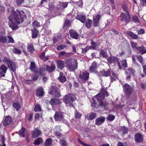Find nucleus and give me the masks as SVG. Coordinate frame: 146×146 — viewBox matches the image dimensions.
<instances>
[{
	"label": "nucleus",
	"instance_id": "f257e3e1",
	"mask_svg": "<svg viewBox=\"0 0 146 146\" xmlns=\"http://www.w3.org/2000/svg\"><path fill=\"white\" fill-rule=\"evenodd\" d=\"M26 16L23 11H12L11 15L9 17V26L13 30H16L18 28V25L23 22Z\"/></svg>",
	"mask_w": 146,
	"mask_h": 146
},
{
	"label": "nucleus",
	"instance_id": "f03ea898",
	"mask_svg": "<svg viewBox=\"0 0 146 146\" xmlns=\"http://www.w3.org/2000/svg\"><path fill=\"white\" fill-rule=\"evenodd\" d=\"M65 63L67 68L71 71H74L77 68V62L76 59H67L65 61Z\"/></svg>",
	"mask_w": 146,
	"mask_h": 146
},
{
	"label": "nucleus",
	"instance_id": "7ed1b4c3",
	"mask_svg": "<svg viewBox=\"0 0 146 146\" xmlns=\"http://www.w3.org/2000/svg\"><path fill=\"white\" fill-rule=\"evenodd\" d=\"M76 100V98L73 94H69L66 95L63 98V100L66 105H70Z\"/></svg>",
	"mask_w": 146,
	"mask_h": 146
},
{
	"label": "nucleus",
	"instance_id": "20e7f679",
	"mask_svg": "<svg viewBox=\"0 0 146 146\" xmlns=\"http://www.w3.org/2000/svg\"><path fill=\"white\" fill-rule=\"evenodd\" d=\"M119 17L121 22H124L125 23H127L130 20L131 16L128 11H127L126 13L121 12Z\"/></svg>",
	"mask_w": 146,
	"mask_h": 146
},
{
	"label": "nucleus",
	"instance_id": "39448f33",
	"mask_svg": "<svg viewBox=\"0 0 146 146\" xmlns=\"http://www.w3.org/2000/svg\"><path fill=\"white\" fill-rule=\"evenodd\" d=\"M98 96V98H96L98 102L99 105L101 107L103 108H105L108 105V103L105 100H104V96L100 97Z\"/></svg>",
	"mask_w": 146,
	"mask_h": 146
},
{
	"label": "nucleus",
	"instance_id": "423d86ee",
	"mask_svg": "<svg viewBox=\"0 0 146 146\" xmlns=\"http://www.w3.org/2000/svg\"><path fill=\"white\" fill-rule=\"evenodd\" d=\"M49 93L50 94L53 95L54 96L56 97L60 96L59 90L56 86H52Z\"/></svg>",
	"mask_w": 146,
	"mask_h": 146
},
{
	"label": "nucleus",
	"instance_id": "0eeeda50",
	"mask_svg": "<svg viewBox=\"0 0 146 146\" xmlns=\"http://www.w3.org/2000/svg\"><path fill=\"white\" fill-rule=\"evenodd\" d=\"M54 117L55 121H63L64 119V116L62 113L60 112H56Z\"/></svg>",
	"mask_w": 146,
	"mask_h": 146
},
{
	"label": "nucleus",
	"instance_id": "6e6552de",
	"mask_svg": "<svg viewBox=\"0 0 146 146\" xmlns=\"http://www.w3.org/2000/svg\"><path fill=\"white\" fill-rule=\"evenodd\" d=\"M135 71L133 68H129L126 69L125 71V73L126 75V80L129 81L131 79L130 74H131L133 76L134 75Z\"/></svg>",
	"mask_w": 146,
	"mask_h": 146
},
{
	"label": "nucleus",
	"instance_id": "1a4fd4ad",
	"mask_svg": "<svg viewBox=\"0 0 146 146\" xmlns=\"http://www.w3.org/2000/svg\"><path fill=\"white\" fill-rule=\"evenodd\" d=\"M89 75L88 72L86 70H84L80 72L79 77L81 79L86 80L88 79Z\"/></svg>",
	"mask_w": 146,
	"mask_h": 146
},
{
	"label": "nucleus",
	"instance_id": "9d476101",
	"mask_svg": "<svg viewBox=\"0 0 146 146\" xmlns=\"http://www.w3.org/2000/svg\"><path fill=\"white\" fill-rule=\"evenodd\" d=\"M107 88H104L102 87L101 90L100 92V93L96 95L94 98H98V96H100V97H102L103 96H104V98H105V96L108 97L109 96V94L107 90Z\"/></svg>",
	"mask_w": 146,
	"mask_h": 146
},
{
	"label": "nucleus",
	"instance_id": "9b49d317",
	"mask_svg": "<svg viewBox=\"0 0 146 146\" xmlns=\"http://www.w3.org/2000/svg\"><path fill=\"white\" fill-rule=\"evenodd\" d=\"M124 92L127 96H129L132 92V89L129 85L125 84L123 86Z\"/></svg>",
	"mask_w": 146,
	"mask_h": 146
},
{
	"label": "nucleus",
	"instance_id": "f8f14e48",
	"mask_svg": "<svg viewBox=\"0 0 146 146\" xmlns=\"http://www.w3.org/2000/svg\"><path fill=\"white\" fill-rule=\"evenodd\" d=\"M8 68L4 64L1 65L0 67V78L5 76Z\"/></svg>",
	"mask_w": 146,
	"mask_h": 146
},
{
	"label": "nucleus",
	"instance_id": "ddd939ff",
	"mask_svg": "<svg viewBox=\"0 0 146 146\" xmlns=\"http://www.w3.org/2000/svg\"><path fill=\"white\" fill-rule=\"evenodd\" d=\"M69 34L71 38L76 39H78L79 34L75 30L71 29L69 31Z\"/></svg>",
	"mask_w": 146,
	"mask_h": 146
},
{
	"label": "nucleus",
	"instance_id": "4468645a",
	"mask_svg": "<svg viewBox=\"0 0 146 146\" xmlns=\"http://www.w3.org/2000/svg\"><path fill=\"white\" fill-rule=\"evenodd\" d=\"M120 63L121 64V66L124 68H125L127 67V65L126 59L122 60L120 62L118 61L117 62V65L119 68L120 69H121L122 67Z\"/></svg>",
	"mask_w": 146,
	"mask_h": 146
},
{
	"label": "nucleus",
	"instance_id": "2eb2a0df",
	"mask_svg": "<svg viewBox=\"0 0 146 146\" xmlns=\"http://www.w3.org/2000/svg\"><path fill=\"white\" fill-rule=\"evenodd\" d=\"M101 17V16L99 14H97L93 16V23L95 26L97 27L98 26Z\"/></svg>",
	"mask_w": 146,
	"mask_h": 146
},
{
	"label": "nucleus",
	"instance_id": "dca6fc26",
	"mask_svg": "<svg viewBox=\"0 0 146 146\" xmlns=\"http://www.w3.org/2000/svg\"><path fill=\"white\" fill-rule=\"evenodd\" d=\"M98 66L97 62L94 61L92 64L91 66L89 68V71L90 72H95L96 71V70Z\"/></svg>",
	"mask_w": 146,
	"mask_h": 146
},
{
	"label": "nucleus",
	"instance_id": "f3484780",
	"mask_svg": "<svg viewBox=\"0 0 146 146\" xmlns=\"http://www.w3.org/2000/svg\"><path fill=\"white\" fill-rule=\"evenodd\" d=\"M42 134L41 131L38 129H35L32 132V137H33L35 138L39 136Z\"/></svg>",
	"mask_w": 146,
	"mask_h": 146
},
{
	"label": "nucleus",
	"instance_id": "a211bd4d",
	"mask_svg": "<svg viewBox=\"0 0 146 146\" xmlns=\"http://www.w3.org/2000/svg\"><path fill=\"white\" fill-rule=\"evenodd\" d=\"M111 72L109 70L105 71L104 70L100 71L98 73V75L100 76H110Z\"/></svg>",
	"mask_w": 146,
	"mask_h": 146
},
{
	"label": "nucleus",
	"instance_id": "6ab92c4d",
	"mask_svg": "<svg viewBox=\"0 0 146 146\" xmlns=\"http://www.w3.org/2000/svg\"><path fill=\"white\" fill-rule=\"evenodd\" d=\"M135 141L137 143H141L143 140V135L139 133H136L135 135Z\"/></svg>",
	"mask_w": 146,
	"mask_h": 146
},
{
	"label": "nucleus",
	"instance_id": "aec40b11",
	"mask_svg": "<svg viewBox=\"0 0 146 146\" xmlns=\"http://www.w3.org/2000/svg\"><path fill=\"white\" fill-rule=\"evenodd\" d=\"M105 118L104 117H100L96 119L95 124L97 125H102L105 121Z\"/></svg>",
	"mask_w": 146,
	"mask_h": 146
},
{
	"label": "nucleus",
	"instance_id": "412c9836",
	"mask_svg": "<svg viewBox=\"0 0 146 146\" xmlns=\"http://www.w3.org/2000/svg\"><path fill=\"white\" fill-rule=\"evenodd\" d=\"M9 68L12 71L14 72L16 70V67L15 64L13 61L12 60L7 65Z\"/></svg>",
	"mask_w": 146,
	"mask_h": 146
},
{
	"label": "nucleus",
	"instance_id": "4be33fe9",
	"mask_svg": "<svg viewBox=\"0 0 146 146\" xmlns=\"http://www.w3.org/2000/svg\"><path fill=\"white\" fill-rule=\"evenodd\" d=\"M12 121L11 117L9 116L6 117L4 121L3 124L5 126L9 125Z\"/></svg>",
	"mask_w": 146,
	"mask_h": 146
},
{
	"label": "nucleus",
	"instance_id": "5701e85b",
	"mask_svg": "<svg viewBox=\"0 0 146 146\" xmlns=\"http://www.w3.org/2000/svg\"><path fill=\"white\" fill-rule=\"evenodd\" d=\"M136 51H137L138 54H143L146 53V47H145L144 46H141L138 47Z\"/></svg>",
	"mask_w": 146,
	"mask_h": 146
},
{
	"label": "nucleus",
	"instance_id": "b1692460",
	"mask_svg": "<svg viewBox=\"0 0 146 146\" xmlns=\"http://www.w3.org/2000/svg\"><path fill=\"white\" fill-rule=\"evenodd\" d=\"M128 131V128L125 126H121L118 132L120 134L125 135Z\"/></svg>",
	"mask_w": 146,
	"mask_h": 146
},
{
	"label": "nucleus",
	"instance_id": "393cba45",
	"mask_svg": "<svg viewBox=\"0 0 146 146\" xmlns=\"http://www.w3.org/2000/svg\"><path fill=\"white\" fill-rule=\"evenodd\" d=\"M36 95L39 97H42L44 95L43 89L41 87L38 88L36 91Z\"/></svg>",
	"mask_w": 146,
	"mask_h": 146
},
{
	"label": "nucleus",
	"instance_id": "a878e982",
	"mask_svg": "<svg viewBox=\"0 0 146 146\" xmlns=\"http://www.w3.org/2000/svg\"><path fill=\"white\" fill-rule=\"evenodd\" d=\"M28 133L27 131H26L25 128L22 127L21 129L19 131V134L20 137H24L25 135H27Z\"/></svg>",
	"mask_w": 146,
	"mask_h": 146
},
{
	"label": "nucleus",
	"instance_id": "bb28decb",
	"mask_svg": "<svg viewBox=\"0 0 146 146\" xmlns=\"http://www.w3.org/2000/svg\"><path fill=\"white\" fill-rule=\"evenodd\" d=\"M76 19L84 23L86 21L85 16L82 14H78L76 17Z\"/></svg>",
	"mask_w": 146,
	"mask_h": 146
},
{
	"label": "nucleus",
	"instance_id": "cd10ccee",
	"mask_svg": "<svg viewBox=\"0 0 146 146\" xmlns=\"http://www.w3.org/2000/svg\"><path fill=\"white\" fill-rule=\"evenodd\" d=\"M50 104L53 106L54 105L60 103V101L59 99H52L50 102Z\"/></svg>",
	"mask_w": 146,
	"mask_h": 146
},
{
	"label": "nucleus",
	"instance_id": "c85d7f7f",
	"mask_svg": "<svg viewBox=\"0 0 146 146\" xmlns=\"http://www.w3.org/2000/svg\"><path fill=\"white\" fill-rule=\"evenodd\" d=\"M56 66L54 64H52L51 66L47 65L46 66V70L49 72H51L55 70Z\"/></svg>",
	"mask_w": 146,
	"mask_h": 146
},
{
	"label": "nucleus",
	"instance_id": "c756f323",
	"mask_svg": "<svg viewBox=\"0 0 146 146\" xmlns=\"http://www.w3.org/2000/svg\"><path fill=\"white\" fill-rule=\"evenodd\" d=\"M108 62L111 64L112 63H115L116 62H118V59L115 57H109L107 59Z\"/></svg>",
	"mask_w": 146,
	"mask_h": 146
},
{
	"label": "nucleus",
	"instance_id": "7c9ffc66",
	"mask_svg": "<svg viewBox=\"0 0 146 146\" xmlns=\"http://www.w3.org/2000/svg\"><path fill=\"white\" fill-rule=\"evenodd\" d=\"M36 65L35 63L33 62H31L30 66L29 67V69L32 71L34 72L36 74L37 73L36 70Z\"/></svg>",
	"mask_w": 146,
	"mask_h": 146
},
{
	"label": "nucleus",
	"instance_id": "2f4dec72",
	"mask_svg": "<svg viewBox=\"0 0 146 146\" xmlns=\"http://www.w3.org/2000/svg\"><path fill=\"white\" fill-rule=\"evenodd\" d=\"M27 50L31 53H33L34 51V48L32 43L28 44L27 45Z\"/></svg>",
	"mask_w": 146,
	"mask_h": 146
},
{
	"label": "nucleus",
	"instance_id": "473e14b6",
	"mask_svg": "<svg viewBox=\"0 0 146 146\" xmlns=\"http://www.w3.org/2000/svg\"><path fill=\"white\" fill-rule=\"evenodd\" d=\"M32 31V38H35L37 37L39 34V31L36 29L31 30Z\"/></svg>",
	"mask_w": 146,
	"mask_h": 146
},
{
	"label": "nucleus",
	"instance_id": "72a5a7b5",
	"mask_svg": "<svg viewBox=\"0 0 146 146\" xmlns=\"http://www.w3.org/2000/svg\"><path fill=\"white\" fill-rule=\"evenodd\" d=\"M52 140L51 138H48L46 140L44 143V146H51L52 145Z\"/></svg>",
	"mask_w": 146,
	"mask_h": 146
},
{
	"label": "nucleus",
	"instance_id": "f704fd0d",
	"mask_svg": "<svg viewBox=\"0 0 146 146\" xmlns=\"http://www.w3.org/2000/svg\"><path fill=\"white\" fill-rule=\"evenodd\" d=\"M68 5V3H60L58 5L59 7H57L59 9H62L66 8Z\"/></svg>",
	"mask_w": 146,
	"mask_h": 146
},
{
	"label": "nucleus",
	"instance_id": "c9c22d12",
	"mask_svg": "<svg viewBox=\"0 0 146 146\" xmlns=\"http://www.w3.org/2000/svg\"><path fill=\"white\" fill-rule=\"evenodd\" d=\"M57 65L58 68L62 69L64 66V62L62 60L58 61L57 62Z\"/></svg>",
	"mask_w": 146,
	"mask_h": 146
},
{
	"label": "nucleus",
	"instance_id": "e433bc0d",
	"mask_svg": "<svg viewBox=\"0 0 146 146\" xmlns=\"http://www.w3.org/2000/svg\"><path fill=\"white\" fill-rule=\"evenodd\" d=\"M32 25L34 29H36L37 28L39 27L40 26L39 23L36 20L34 21L32 23Z\"/></svg>",
	"mask_w": 146,
	"mask_h": 146
},
{
	"label": "nucleus",
	"instance_id": "4c0bfd02",
	"mask_svg": "<svg viewBox=\"0 0 146 146\" xmlns=\"http://www.w3.org/2000/svg\"><path fill=\"white\" fill-rule=\"evenodd\" d=\"M63 74V72H60V76L58 77V79L61 82L63 83L64 82L66 81V77L64 76H61V75H62Z\"/></svg>",
	"mask_w": 146,
	"mask_h": 146
},
{
	"label": "nucleus",
	"instance_id": "58836bf2",
	"mask_svg": "<svg viewBox=\"0 0 146 146\" xmlns=\"http://www.w3.org/2000/svg\"><path fill=\"white\" fill-rule=\"evenodd\" d=\"M127 34L134 39H137L138 38V37L137 35L134 34L131 31L128 32Z\"/></svg>",
	"mask_w": 146,
	"mask_h": 146
},
{
	"label": "nucleus",
	"instance_id": "ea45409f",
	"mask_svg": "<svg viewBox=\"0 0 146 146\" xmlns=\"http://www.w3.org/2000/svg\"><path fill=\"white\" fill-rule=\"evenodd\" d=\"M71 53H67L65 51H62L60 52L58 54L59 57H61L64 56H68L71 55Z\"/></svg>",
	"mask_w": 146,
	"mask_h": 146
},
{
	"label": "nucleus",
	"instance_id": "a19ab883",
	"mask_svg": "<svg viewBox=\"0 0 146 146\" xmlns=\"http://www.w3.org/2000/svg\"><path fill=\"white\" fill-rule=\"evenodd\" d=\"M92 21L91 20L89 19L87 20L86 22L85 25L87 28L89 29L90 28L92 24Z\"/></svg>",
	"mask_w": 146,
	"mask_h": 146
},
{
	"label": "nucleus",
	"instance_id": "79ce46f5",
	"mask_svg": "<svg viewBox=\"0 0 146 146\" xmlns=\"http://www.w3.org/2000/svg\"><path fill=\"white\" fill-rule=\"evenodd\" d=\"M43 141L42 139L41 138H38L35 140L33 143V144L35 145H39Z\"/></svg>",
	"mask_w": 146,
	"mask_h": 146
},
{
	"label": "nucleus",
	"instance_id": "37998d69",
	"mask_svg": "<svg viewBox=\"0 0 146 146\" xmlns=\"http://www.w3.org/2000/svg\"><path fill=\"white\" fill-rule=\"evenodd\" d=\"M136 57L137 58L138 61L140 62L141 65L144 64V62L143 61V58L142 56L140 55H137L136 56Z\"/></svg>",
	"mask_w": 146,
	"mask_h": 146
},
{
	"label": "nucleus",
	"instance_id": "c03bdc74",
	"mask_svg": "<svg viewBox=\"0 0 146 146\" xmlns=\"http://www.w3.org/2000/svg\"><path fill=\"white\" fill-rule=\"evenodd\" d=\"M100 54L104 58H106L108 57V54L104 50H100Z\"/></svg>",
	"mask_w": 146,
	"mask_h": 146
},
{
	"label": "nucleus",
	"instance_id": "a18cd8bd",
	"mask_svg": "<svg viewBox=\"0 0 146 146\" xmlns=\"http://www.w3.org/2000/svg\"><path fill=\"white\" fill-rule=\"evenodd\" d=\"M96 115L95 113H92L89 114V117H87V118L88 120H92L96 118Z\"/></svg>",
	"mask_w": 146,
	"mask_h": 146
},
{
	"label": "nucleus",
	"instance_id": "49530a36",
	"mask_svg": "<svg viewBox=\"0 0 146 146\" xmlns=\"http://www.w3.org/2000/svg\"><path fill=\"white\" fill-rule=\"evenodd\" d=\"M7 37L2 35H0V42L3 43H7Z\"/></svg>",
	"mask_w": 146,
	"mask_h": 146
},
{
	"label": "nucleus",
	"instance_id": "de8ad7c7",
	"mask_svg": "<svg viewBox=\"0 0 146 146\" xmlns=\"http://www.w3.org/2000/svg\"><path fill=\"white\" fill-rule=\"evenodd\" d=\"M131 45L132 48L135 51H137L138 48L137 43L132 41L131 42Z\"/></svg>",
	"mask_w": 146,
	"mask_h": 146
},
{
	"label": "nucleus",
	"instance_id": "09e8293b",
	"mask_svg": "<svg viewBox=\"0 0 146 146\" xmlns=\"http://www.w3.org/2000/svg\"><path fill=\"white\" fill-rule=\"evenodd\" d=\"M90 102L91 104V106L92 107H93L94 108H97V103L94 98H92L90 101Z\"/></svg>",
	"mask_w": 146,
	"mask_h": 146
},
{
	"label": "nucleus",
	"instance_id": "8fccbe9b",
	"mask_svg": "<svg viewBox=\"0 0 146 146\" xmlns=\"http://www.w3.org/2000/svg\"><path fill=\"white\" fill-rule=\"evenodd\" d=\"M66 47V45L65 44H61L57 46L56 49L58 50H60L64 49Z\"/></svg>",
	"mask_w": 146,
	"mask_h": 146
},
{
	"label": "nucleus",
	"instance_id": "3c124183",
	"mask_svg": "<svg viewBox=\"0 0 146 146\" xmlns=\"http://www.w3.org/2000/svg\"><path fill=\"white\" fill-rule=\"evenodd\" d=\"M14 40L12 37L10 36H8L7 37V43H14Z\"/></svg>",
	"mask_w": 146,
	"mask_h": 146
},
{
	"label": "nucleus",
	"instance_id": "603ef678",
	"mask_svg": "<svg viewBox=\"0 0 146 146\" xmlns=\"http://www.w3.org/2000/svg\"><path fill=\"white\" fill-rule=\"evenodd\" d=\"M11 60H10L7 57H5L4 58L3 61L4 64L7 65Z\"/></svg>",
	"mask_w": 146,
	"mask_h": 146
},
{
	"label": "nucleus",
	"instance_id": "864d4df0",
	"mask_svg": "<svg viewBox=\"0 0 146 146\" xmlns=\"http://www.w3.org/2000/svg\"><path fill=\"white\" fill-rule=\"evenodd\" d=\"M13 53L16 54H21V50L16 48H13Z\"/></svg>",
	"mask_w": 146,
	"mask_h": 146
},
{
	"label": "nucleus",
	"instance_id": "5fc2aeb1",
	"mask_svg": "<svg viewBox=\"0 0 146 146\" xmlns=\"http://www.w3.org/2000/svg\"><path fill=\"white\" fill-rule=\"evenodd\" d=\"M13 106L15 108L17 111L19 110L21 108L20 104L18 103H15L13 104Z\"/></svg>",
	"mask_w": 146,
	"mask_h": 146
},
{
	"label": "nucleus",
	"instance_id": "6e6d98bb",
	"mask_svg": "<svg viewBox=\"0 0 146 146\" xmlns=\"http://www.w3.org/2000/svg\"><path fill=\"white\" fill-rule=\"evenodd\" d=\"M34 110L35 112L39 111L41 110V108L40 106L36 104L34 108Z\"/></svg>",
	"mask_w": 146,
	"mask_h": 146
},
{
	"label": "nucleus",
	"instance_id": "4d7b16f0",
	"mask_svg": "<svg viewBox=\"0 0 146 146\" xmlns=\"http://www.w3.org/2000/svg\"><path fill=\"white\" fill-rule=\"evenodd\" d=\"M115 118V116L112 115H108L107 117V119L110 121H112Z\"/></svg>",
	"mask_w": 146,
	"mask_h": 146
},
{
	"label": "nucleus",
	"instance_id": "13d9d810",
	"mask_svg": "<svg viewBox=\"0 0 146 146\" xmlns=\"http://www.w3.org/2000/svg\"><path fill=\"white\" fill-rule=\"evenodd\" d=\"M60 143L62 146H66L67 143L66 141L64 139H61L60 140Z\"/></svg>",
	"mask_w": 146,
	"mask_h": 146
},
{
	"label": "nucleus",
	"instance_id": "bf43d9fd",
	"mask_svg": "<svg viewBox=\"0 0 146 146\" xmlns=\"http://www.w3.org/2000/svg\"><path fill=\"white\" fill-rule=\"evenodd\" d=\"M132 19L136 23H139V20L136 16H133Z\"/></svg>",
	"mask_w": 146,
	"mask_h": 146
},
{
	"label": "nucleus",
	"instance_id": "052dcab7",
	"mask_svg": "<svg viewBox=\"0 0 146 146\" xmlns=\"http://www.w3.org/2000/svg\"><path fill=\"white\" fill-rule=\"evenodd\" d=\"M78 141L83 146H92V145H89L88 144H86L84 143L81 140L79 139L78 138Z\"/></svg>",
	"mask_w": 146,
	"mask_h": 146
},
{
	"label": "nucleus",
	"instance_id": "680f3d73",
	"mask_svg": "<svg viewBox=\"0 0 146 146\" xmlns=\"http://www.w3.org/2000/svg\"><path fill=\"white\" fill-rule=\"evenodd\" d=\"M91 47L87 46L86 47L84 48H82V53H85Z\"/></svg>",
	"mask_w": 146,
	"mask_h": 146
},
{
	"label": "nucleus",
	"instance_id": "e2e57ef3",
	"mask_svg": "<svg viewBox=\"0 0 146 146\" xmlns=\"http://www.w3.org/2000/svg\"><path fill=\"white\" fill-rule=\"evenodd\" d=\"M5 137L3 136H2L1 141H2V145L0 144V146H6V145L5 143Z\"/></svg>",
	"mask_w": 146,
	"mask_h": 146
},
{
	"label": "nucleus",
	"instance_id": "0e129e2a",
	"mask_svg": "<svg viewBox=\"0 0 146 146\" xmlns=\"http://www.w3.org/2000/svg\"><path fill=\"white\" fill-rule=\"evenodd\" d=\"M75 117L76 118H79L81 116V115L79 112L76 111L75 113Z\"/></svg>",
	"mask_w": 146,
	"mask_h": 146
},
{
	"label": "nucleus",
	"instance_id": "69168bd1",
	"mask_svg": "<svg viewBox=\"0 0 146 146\" xmlns=\"http://www.w3.org/2000/svg\"><path fill=\"white\" fill-rule=\"evenodd\" d=\"M144 33L145 30L142 29H140L138 31V34L139 35H142Z\"/></svg>",
	"mask_w": 146,
	"mask_h": 146
},
{
	"label": "nucleus",
	"instance_id": "338daca9",
	"mask_svg": "<svg viewBox=\"0 0 146 146\" xmlns=\"http://www.w3.org/2000/svg\"><path fill=\"white\" fill-rule=\"evenodd\" d=\"M91 44L92 45V46L93 48H95L97 46V44L96 42L92 41L91 42Z\"/></svg>",
	"mask_w": 146,
	"mask_h": 146
},
{
	"label": "nucleus",
	"instance_id": "774afa93",
	"mask_svg": "<svg viewBox=\"0 0 146 146\" xmlns=\"http://www.w3.org/2000/svg\"><path fill=\"white\" fill-rule=\"evenodd\" d=\"M38 78V76L37 75H34L32 76V79L33 81L36 80Z\"/></svg>",
	"mask_w": 146,
	"mask_h": 146
}]
</instances>
